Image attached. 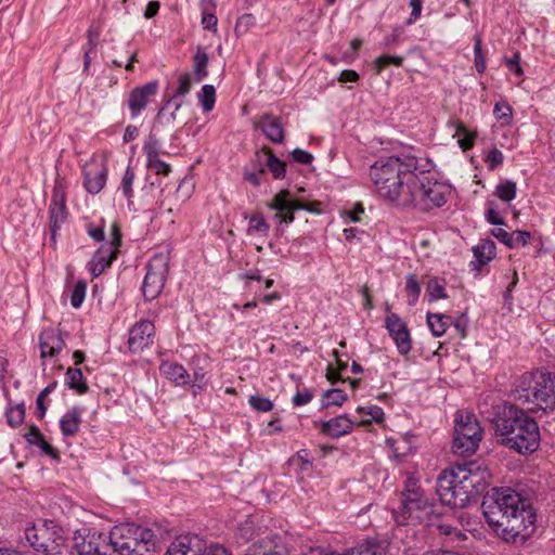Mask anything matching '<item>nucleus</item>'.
Segmentation results:
<instances>
[{
  "label": "nucleus",
  "mask_w": 555,
  "mask_h": 555,
  "mask_svg": "<svg viewBox=\"0 0 555 555\" xmlns=\"http://www.w3.org/2000/svg\"><path fill=\"white\" fill-rule=\"evenodd\" d=\"M482 514L493 531L506 542L528 539L534 531L535 512L516 490L492 488L481 501Z\"/></svg>",
  "instance_id": "nucleus-1"
},
{
  "label": "nucleus",
  "mask_w": 555,
  "mask_h": 555,
  "mask_svg": "<svg viewBox=\"0 0 555 555\" xmlns=\"http://www.w3.org/2000/svg\"><path fill=\"white\" fill-rule=\"evenodd\" d=\"M490 478L488 468L477 462L456 464L438 477L436 492L443 505L464 508L485 491Z\"/></svg>",
  "instance_id": "nucleus-2"
},
{
  "label": "nucleus",
  "mask_w": 555,
  "mask_h": 555,
  "mask_svg": "<svg viewBox=\"0 0 555 555\" xmlns=\"http://www.w3.org/2000/svg\"><path fill=\"white\" fill-rule=\"evenodd\" d=\"M418 170L413 155H390L376 159L370 167V179L375 192L385 201L402 207L408 188Z\"/></svg>",
  "instance_id": "nucleus-3"
},
{
  "label": "nucleus",
  "mask_w": 555,
  "mask_h": 555,
  "mask_svg": "<svg viewBox=\"0 0 555 555\" xmlns=\"http://www.w3.org/2000/svg\"><path fill=\"white\" fill-rule=\"evenodd\" d=\"M493 425L500 443L519 454H530L540 447V429L535 420L515 404L496 406Z\"/></svg>",
  "instance_id": "nucleus-4"
},
{
  "label": "nucleus",
  "mask_w": 555,
  "mask_h": 555,
  "mask_svg": "<svg viewBox=\"0 0 555 555\" xmlns=\"http://www.w3.org/2000/svg\"><path fill=\"white\" fill-rule=\"evenodd\" d=\"M406 190L402 207L413 206L421 211L443 206L451 193L448 184L437 180L429 170L423 169L420 165L410 189Z\"/></svg>",
  "instance_id": "nucleus-5"
},
{
  "label": "nucleus",
  "mask_w": 555,
  "mask_h": 555,
  "mask_svg": "<svg viewBox=\"0 0 555 555\" xmlns=\"http://www.w3.org/2000/svg\"><path fill=\"white\" fill-rule=\"evenodd\" d=\"M514 398L522 403H533L540 410H555V374L537 371L522 374L515 384Z\"/></svg>",
  "instance_id": "nucleus-6"
},
{
  "label": "nucleus",
  "mask_w": 555,
  "mask_h": 555,
  "mask_svg": "<svg viewBox=\"0 0 555 555\" xmlns=\"http://www.w3.org/2000/svg\"><path fill=\"white\" fill-rule=\"evenodd\" d=\"M107 535L116 555H145L154 539V532L150 528L133 522L116 525Z\"/></svg>",
  "instance_id": "nucleus-7"
},
{
  "label": "nucleus",
  "mask_w": 555,
  "mask_h": 555,
  "mask_svg": "<svg viewBox=\"0 0 555 555\" xmlns=\"http://www.w3.org/2000/svg\"><path fill=\"white\" fill-rule=\"evenodd\" d=\"M25 540L36 553L42 555H59L66 543L64 530L53 520L26 528Z\"/></svg>",
  "instance_id": "nucleus-8"
},
{
  "label": "nucleus",
  "mask_w": 555,
  "mask_h": 555,
  "mask_svg": "<svg viewBox=\"0 0 555 555\" xmlns=\"http://www.w3.org/2000/svg\"><path fill=\"white\" fill-rule=\"evenodd\" d=\"M433 506L420 488L406 489L402 492L401 505L393 512V518L398 525L408 522L429 524V515Z\"/></svg>",
  "instance_id": "nucleus-9"
},
{
  "label": "nucleus",
  "mask_w": 555,
  "mask_h": 555,
  "mask_svg": "<svg viewBox=\"0 0 555 555\" xmlns=\"http://www.w3.org/2000/svg\"><path fill=\"white\" fill-rule=\"evenodd\" d=\"M482 439V429L474 414H461L455 418L452 451L460 456L474 454Z\"/></svg>",
  "instance_id": "nucleus-10"
},
{
  "label": "nucleus",
  "mask_w": 555,
  "mask_h": 555,
  "mask_svg": "<svg viewBox=\"0 0 555 555\" xmlns=\"http://www.w3.org/2000/svg\"><path fill=\"white\" fill-rule=\"evenodd\" d=\"M167 271L168 266L160 255L154 256L147 263L141 288L145 300L151 301L159 296L165 286Z\"/></svg>",
  "instance_id": "nucleus-11"
},
{
  "label": "nucleus",
  "mask_w": 555,
  "mask_h": 555,
  "mask_svg": "<svg viewBox=\"0 0 555 555\" xmlns=\"http://www.w3.org/2000/svg\"><path fill=\"white\" fill-rule=\"evenodd\" d=\"M167 555H231V553L220 544H211L202 550V541L197 535H179L170 544Z\"/></svg>",
  "instance_id": "nucleus-12"
},
{
  "label": "nucleus",
  "mask_w": 555,
  "mask_h": 555,
  "mask_svg": "<svg viewBox=\"0 0 555 555\" xmlns=\"http://www.w3.org/2000/svg\"><path fill=\"white\" fill-rule=\"evenodd\" d=\"M271 210H275L274 219L278 221L276 232L283 233V224H291L295 220L296 198H294L288 190H281L267 204Z\"/></svg>",
  "instance_id": "nucleus-13"
},
{
  "label": "nucleus",
  "mask_w": 555,
  "mask_h": 555,
  "mask_svg": "<svg viewBox=\"0 0 555 555\" xmlns=\"http://www.w3.org/2000/svg\"><path fill=\"white\" fill-rule=\"evenodd\" d=\"M192 87V76L190 73H185L179 77V86L173 94L168 98L165 104L159 108L156 121L162 124L172 122L176 119V112L179 111L182 103L178 102L177 99L188 94Z\"/></svg>",
  "instance_id": "nucleus-14"
},
{
  "label": "nucleus",
  "mask_w": 555,
  "mask_h": 555,
  "mask_svg": "<svg viewBox=\"0 0 555 555\" xmlns=\"http://www.w3.org/2000/svg\"><path fill=\"white\" fill-rule=\"evenodd\" d=\"M385 327L396 344L400 354L405 356L412 349V339L406 323L396 313H390L385 319Z\"/></svg>",
  "instance_id": "nucleus-15"
},
{
  "label": "nucleus",
  "mask_w": 555,
  "mask_h": 555,
  "mask_svg": "<svg viewBox=\"0 0 555 555\" xmlns=\"http://www.w3.org/2000/svg\"><path fill=\"white\" fill-rule=\"evenodd\" d=\"M159 83L157 80H151L142 86L133 88L128 96V107L131 118H137L146 108L147 103L158 92Z\"/></svg>",
  "instance_id": "nucleus-16"
},
{
  "label": "nucleus",
  "mask_w": 555,
  "mask_h": 555,
  "mask_svg": "<svg viewBox=\"0 0 555 555\" xmlns=\"http://www.w3.org/2000/svg\"><path fill=\"white\" fill-rule=\"evenodd\" d=\"M285 539L278 533H270L253 542L244 555H288Z\"/></svg>",
  "instance_id": "nucleus-17"
},
{
  "label": "nucleus",
  "mask_w": 555,
  "mask_h": 555,
  "mask_svg": "<svg viewBox=\"0 0 555 555\" xmlns=\"http://www.w3.org/2000/svg\"><path fill=\"white\" fill-rule=\"evenodd\" d=\"M155 326L151 321L137 322L129 332L128 345L131 351L138 352L153 344Z\"/></svg>",
  "instance_id": "nucleus-18"
},
{
  "label": "nucleus",
  "mask_w": 555,
  "mask_h": 555,
  "mask_svg": "<svg viewBox=\"0 0 555 555\" xmlns=\"http://www.w3.org/2000/svg\"><path fill=\"white\" fill-rule=\"evenodd\" d=\"M118 254L119 250H115L114 247L101 245L88 262V270L92 278L100 276L107 268H109L112 262L116 260Z\"/></svg>",
  "instance_id": "nucleus-19"
},
{
  "label": "nucleus",
  "mask_w": 555,
  "mask_h": 555,
  "mask_svg": "<svg viewBox=\"0 0 555 555\" xmlns=\"http://www.w3.org/2000/svg\"><path fill=\"white\" fill-rule=\"evenodd\" d=\"M356 422L357 421L350 420L346 414H341L328 421H320L315 424L319 425L321 434L337 439L350 434L353 430Z\"/></svg>",
  "instance_id": "nucleus-20"
},
{
  "label": "nucleus",
  "mask_w": 555,
  "mask_h": 555,
  "mask_svg": "<svg viewBox=\"0 0 555 555\" xmlns=\"http://www.w3.org/2000/svg\"><path fill=\"white\" fill-rule=\"evenodd\" d=\"M257 127L261 129L264 137L273 143L281 144L284 141V129L281 122V117L274 116L270 113H264L260 116Z\"/></svg>",
  "instance_id": "nucleus-21"
},
{
  "label": "nucleus",
  "mask_w": 555,
  "mask_h": 555,
  "mask_svg": "<svg viewBox=\"0 0 555 555\" xmlns=\"http://www.w3.org/2000/svg\"><path fill=\"white\" fill-rule=\"evenodd\" d=\"M41 358L55 357L65 346L59 332L53 328L43 330L39 336Z\"/></svg>",
  "instance_id": "nucleus-22"
},
{
  "label": "nucleus",
  "mask_w": 555,
  "mask_h": 555,
  "mask_svg": "<svg viewBox=\"0 0 555 555\" xmlns=\"http://www.w3.org/2000/svg\"><path fill=\"white\" fill-rule=\"evenodd\" d=\"M159 372L176 386L184 387L191 383V375L186 369L178 362L163 361L159 364Z\"/></svg>",
  "instance_id": "nucleus-23"
},
{
  "label": "nucleus",
  "mask_w": 555,
  "mask_h": 555,
  "mask_svg": "<svg viewBox=\"0 0 555 555\" xmlns=\"http://www.w3.org/2000/svg\"><path fill=\"white\" fill-rule=\"evenodd\" d=\"M496 253L495 243L491 240H482L479 244L473 247L474 260L469 266L472 270L479 272L481 268L488 264Z\"/></svg>",
  "instance_id": "nucleus-24"
},
{
  "label": "nucleus",
  "mask_w": 555,
  "mask_h": 555,
  "mask_svg": "<svg viewBox=\"0 0 555 555\" xmlns=\"http://www.w3.org/2000/svg\"><path fill=\"white\" fill-rule=\"evenodd\" d=\"M80 424L81 410L73 406L60 420V429L64 437H73L79 431Z\"/></svg>",
  "instance_id": "nucleus-25"
},
{
  "label": "nucleus",
  "mask_w": 555,
  "mask_h": 555,
  "mask_svg": "<svg viewBox=\"0 0 555 555\" xmlns=\"http://www.w3.org/2000/svg\"><path fill=\"white\" fill-rule=\"evenodd\" d=\"M50 233H51V240L55 241L57 231L60 230L61 225L66 221L67 219V208L66 204H57V203H51L50 209Z\"/></svg>",
  "instance_id": "nucleus-26"
},
{
  "label": "nucleus",
  "mask_w": 555,
  "mask_h": 555,
  "mask_svg": "<svg viewBox=\"0 0 555 555\" xmlns=\"http://www.w3.org/2000/svg\"><path fill=\"white\" fill-rule=\"evenodd\" d=\"M107 180V170L104 168L100 171H85L83 172V186L90 194H99L104 188Z\"/></svg>",
  "instance_id": "nucleus-27"
},
{
  "label": "nucleus",
  "mask_w": 555,
  "mask_h": 555,
  "mask_svg": "<svg viewBox=\"0 0 555 555\" xmlns=\"http://www.w3.org/2000/svg\"><path fill=\"white\" fill-rule=\"evenodd\" d=\"M65 384L78 395H85L89 391V386L80 369L68 367L65 373Z\"/></svg>",
  "instance_id": "nucleus-28"
},
{
  "label": "nucleus",
  "mask_w": 555,
  "mask_h": 555,
  "mask_svg": "<svg viewBox=\"0 0 555 555\" xmlns=\"http://www.w3.org/2000/svg\"><path fill=\"white\" fill-rule=\"evenodd\" d=\"M340 555H386L385 547L375 539H367Z\"/></svg>",
  "instance_id": "nucleus-29"
},
{
  "label": "nucleus",
  "mask_w": 555,
  "mask_h": 555,
  "mask_svg": "<svg viewBox=\"0 0 555 555\" xmlns=\"http://www.w3.org/2000/svg\"><path fill=\"white\" fill-rule=\"evenodd\" d=\"M426 320L435 337H441L451 324V317L441 313L427 312Z\"/></svg>",
  "instance_id": "nucleus-30"
},
{
  "label": "nucleus",
  "mask_w": 555,
  "mask_h": 555,
  "mask_svg": "<svg viewBox=\"0 0 555 555\" xmlns=\"http://www.w3.org/2000/svg\"><path fill=\"white\" fill-rule=\"evenodd\" d=\"M267 157V168L276 180L284 179L286 176V164L281 160L269 147L263 149Z\"/></svg>",
  "instance_id": "nucleus-31"
},
{
  "label": "nucleus",
  "mask_w": 555,
  "mask_h": 555,
  "mask_svg": "<svg viewBox=\"0 0 555 555\" xmlns=\"http://www.w3.org/2000/svg\"><path fill=\"white\" fill-rule=\"evenodd\" d=\"M357 412L359 414H364V415L370 416L369 420L360 418L358 421V424L362 425V426L370 425L372 422L382 423L384 421V416H385L383 409L378 405L359 406L357 409Z\"/></svg>",
  "instance_id": "nucleus-32"
},
{
  "label": "nucleus",
  "mask_w": 555,
  "mask_h": 555,
  "mask_svg": "<svg viewBox=\"0 0 555 555\" xmlns=\"http://www.w3.org/2000/svg\"><path fill=\"white\" fill-rule=\"evenodd\" d=\"M5 417L8 424L12 428H16L24 423L25 418V404L18 403L15 405H10L5 410Z\"/></svg>",
  "instance_id": "nucleus-33"
},
{
  "label": "nucleus",
  "mask_w": 555,
  "mask_h": 555,
  "mask_svg": "<svg viewBox=\"0 0 555 555\" xmlns=\"http://www.w3.org/2000/svg\"><path fill=\"white\" fill-rule=\"evenodd\" d=\"M199 103L205 113L214 109L216 103V89L212 85H204L198 93Z\"/></svg>",
  "instance_id": "nucleus-34"
},
{
  "label": "nucleus",
  "mask_w": 555,
  "mask_h": 555,
  "mask_svg": "<svg viewBox=\"0 0 555 555\" xmlns=\"http://www.w3.org/2000/svg\"><path fill=\"white\" fill-rule=\"evenodd\" d=\"M347 395L344 390L338 388H332L324 392L321 406L328 408L332 405L340 406L347 400Z\"/></svg>",
  "instance_id": "nucleus-35"
},
{
  "label": "nucleus",
  "mask_w": 555,
  "mask_h": 555,
  "mask_svg": "<svg viewBox=\"0 0 555 555\" xmlns=\"http://www.w3.org/2000/svg\"><path fill=\"white\" fill-rule=\"evenodd\" d=\"M207 65L208 54L204 50L198 49L194 56V75L196 81H202L207 77Z\"/></svg>",
  "instance_id": "nucleus-36"
},
{
  "label": "nucleus",
  "mask_w": 555,
  "mask_h": 555,
  "mask_svg": "<svg viewBox=\"0 0 555 555\" xmlns=\"http://www.w3.org/2000/svg\"><path fill=\"white\" fill-rule=\"evenodd\" d=\"M270 231V225L266 221L262 215H253L249 218L247 233L249 235L260 234L261 236H267Z\"/></svg>",
  "instance_id": "nucleus-37"
},
{
  "label": "nucleus",
  "mask_w": 555,
  "mask_h": 555,
  "mask_svg": "<svg viewBox=\"0 0 555 555\" xmlns=\"http://www.w3.org/2000/svg\"><path fill=\"white\" fill-rule=\"evenodd\" d=\"M493 115L503 126H508L513 122V108L505 101L494 104Z\"/></svg>",
  "instance_id": "nucleus-38"
},
{
  "label": "nucleus",
  "mask_w": 555,
  "mask_h": 555,
  "mask_svg": "<svg viewBox=\"0 0 555 555\" xmlns=\"http://www.w3.org/2000/svg\"><path fill=\"white\" fill-rule=\"evenodd\" d=\"M517 186L512 180H505L495 188V195L503 202H512L516 197Z\"/></svg>",
  "instance_id": "nucleus-39"
},
{
  "label": "nucleus",
  "mask_w": 555,
  "mask_h": 555,
  "mask_svg": "<svg viewBox=\"0 0 555 555\" xmlns=\"http://www.w3.org/2000/svg\"><path fill=\"white\" fill-rule=\"evenodd\" d=\"M426 292L429 301H436L448 297L444 288V282L437 278H433L428 281Z\"/></svg>",
  "instance_id": "nucleus-40"
},
{
  "label": "nucleus",
  "mask_w": 555,
  "mask_h": 555,
  "mask_svg": "<svg viewBox=\"0 0 555 555\" xmlns=\"http://www.w3.org/2000/svg\"><path fill=\"white\" fill-rule=\"evenodd\" d=\"M87 293V282L79 280L75 283L70 294V305L73 308L78 309L85 301Z\"/></svg>",
  "instance_id": "nucleus-41"
},
{
  "label": "nucleus",
  "mask_w": 555,
  "mask_h": 555,
  "mask_svg": "<svg viewBox=\"0 0 555 555\" xmlns=\"http://www.w3.org/2000/svg\"><path fill=\"white\" fill-rule=\"evenodd\" d=\"M405 292L409 297V305H415L421 295V285L416 280L415 274L410 273L406 275Z\"/></svg>",
  "instance_id": "nucleus-42"
},
{
  "label": "nucleus",
  "mask_w": 555,
  "mask_h": 555,
  "mask_svg": "<svg viewBox=\"0 0 555 555\" xmlns=\"http://www.w3.org/2000/svg\"><path fill=\"white\" fill-rule=\"evenodd\" d=\"M474 66L478 74H483L486 70V56L482 51L481 38L474 37Z\"/></svg>",
  "instance_id": "nucleus-43"
},
{
  "label": "nucleus",
  "mask_w": 555,
  "mask_h": 555,
  "mask_svg": "<svg viewBox=\"0 0 555 555\" xmlns=\"http://www.w3.org/2000/svg\"><path fill=\"white\" fill-rule=\"evenodd\" d=\"M266 175V168L258 162V164L253 163V170H249L247 167L244 168V180L253 184L254 186H259L261 184V177Z\"/></svg>",
  "instance_id": "nucleus-44"
},
{
  "label": "nucleus",
  "mask_w": 555,
  "mask_h": 555,
  "mask_svg": "<svg viewBox=\"0 0 555 555\" xmlns=\"http://www.w3.org/2000/svg\"><path fill=\"white\" fill-rule=\"evenodd\" d=\"M402 64H403V57L398 56V55H389V54L380 55L374 61L376 74H380L383 72V69L385 67H387L388 65L401 67Z\"/></svg>",
  "instance_id": "nucleus-45"
},
{
  "label": "nucleus",
  "mask_w": 555,
  "mask_h": 555,
  "mask_svg": "<svg viewBox=\"0 0 555 555\" xmlns=\"http://www.w3.org/2000/svg\"><path fill=\"white\" fill-rule=\"evenodd\" d=\"M51 203L66 204V182L57 176L52 190Z\"/></svg>",
  "instance_id": "nucleus-46"
},
{
  "label": "nucleus",
  "mask_w": 555,
  "mask_h": 555,
  "mask_svg": "<svg viewBox=\"0 0 555 555\" xmlns=\"http://www.w3.org/2000/svg\"><path fill=\"white\" fill-rule=\"evenodd\" d=\"M134 179H135V173H134L133 169L130 166H128L124 173L121 184H120L121 191L128 201H130L133 196L132 185H133Z\"/></svg>",
  "instance_id": "nucleus-47"
},
{
  "label": "nucleus",
  "mask_w": 555,
  "mask_h": 555,
  "mask_svg": "<svg viewBox=\"0 0 555 555\" xmlns=\"http://www.w3.org/2000/svg\"><path fill=\"white\" fill-rule=\"evenodd\" d=\"M456 134L463 135V138L457 141L463 151H467L473 147L475 135L461 122L456 125Z\"/></svg>",
  "instance_id": "nucleus-48"
},
{
  "label": "nucleus",
  "mask_w": 555,
  "mask_h": 555,
  "mask_svg": "<svg viewBox=\"0 0 555 555\" xmlns=\"http://www.w3.org/2000/svg\"><path fill=\"white\" fill-rule=\"evenodd\" d=\"M249 404L254 410L259 412H269L273 409L272 401L262 396H250Z\"/></svg>",
  "instance_id": "nucleus-49"
},
{
  "label": "nucleus",
  "mask_w": 555,
  "mask_h": 555,
  "mask_svg": "<svg viewBox=\"0 0 555 555\" xmlns=\"http://www.w3.org/2000/svg\"><path fill=\"white\" fill-rule=\"evenodd\" d=\"M146 167L153 170L156 175L168 176L171 171L169 164L165 163L158 157L146 159Z\"/></svg>",
  "instance_id": "nucleus-50"
},
{
  "label": "nucleus",
  "mask_w": 555,
  "mask_h": 555,
  "mask_svg": "<svg viewBox=\"0 0 555 555\" xmlns=\"http://www.w3.org/2000/svg\"><path fill=\"white\" fill-rule=\"evenodd\" d=\"M485 162L489 170H494L503 164L504 155L499 149L493 147L487 153Z\"/></svg>",
  "instance_id": "nucleus-51"
},
{
  "label": "nucleus",
  "mask_w": 555,
  "mask_h": 555,
  "mask_svg": "<svg viewBox=\"0 0 555 555\" xmlns=\"http://www.w3.org/2000/svg\"><path fill=\"white\" fill-rule=\"evenodd\" d=\"M55 387V383L47 386L44 389L40 391L36 399V415L38 418H43L47 412V408L43 403V398H46L50 392L53 391Z\"/></svg>",
  "instance_id": "nucleus-52"
},
{
  "label": "nucleus",
  "mask_w": 555,
  "mask_h": 555,
  "mask_svg": "<svg viewBox=\"0 0 555 555\" xmlns=\"http://www.w3.org/2000/svg\"><path fill=\"white\" fill-rule=\"evenodd\" d=\"M143 152L146 155V159H153L159 156V144L158 140L150 135L147 140L144 142Z\"/></svg>",
  "instance_id": "nucleus-53"
},
{
  "label": "nucleus",
  "mask_w": 555,
  "mask_h": 555,
  "mask_svg": "<svg viewBox=\"0 0 555 555\" xmlns=\"http://www.w3.org/2000/svg\"><path fill=\"white\" fill-rule=\"evenodd\" d=\"M504 64L516 76L521 77L524 75V69L520 65V53L518 51H515L512 57H504Z\"/></svg>",
  "instance_id": "nucleus-54"
},
{
  "label": "nucleus",
  "mask_w": 555,
  "mask_h": 555,
  "mask_svg": "<svg viewBox=\"0 0 555 555\" xmlns=\"http://www.w3.org/2000/svg\"><path fill=\"white\" fill-rule=\"evenodd\" d=\"M312 398H313L312 391L308 388H305L302 390H298L294 395L292 402H293L294 406H301V405L309 403L312 400Z\"/></svg>",
  "instance_id": "nucleus-55"
},
{
  "label": "nucleus",
  "mask_w": 555,
  "mask_h": 555,
  "mask_svg": "<svg viewBox=\"0 0 555 555\" xmlns=\"http://www.w3.org/2000/svg\"><path fill=\"white\" fill-rule=\"evenodd\" d=\"M104 245H108L115 248V250H119L121 245V231L119 225L114 222L111 228L109 241Z\"/></svg>",
  "instance_id": "nucleus-56"
},
{
  "label": "nucleus",
  "mask_w": 555,
  "mask_h": 555,
  "mask_svg": "<svg viewBox=\"0 0 555 555\" xmlns=\"http://www.w3.org/2000/svg\"><path fill=\"white\" fill-rule=\"evenodd\" d=\"M292 158L294 162L302 164V165H309L313 162L314 157L311 153L301 150V149H295L291 153Z\"/></svg>",
  "instance_id": "nucleus-57"
},
{
  "label": "nucleus",
  "mask_w": 555,
  "mask_h": 555,
  "mask_svg": "<svg viewBox=\"0 0 555 555\" xmlns=\"http://www.w3.org/2000/svg\"><path fill=\"white\" fill-rule=\"evenodd\" d=\"M492 235L498 238L501 243L506 245L508 248H514V234L508 233L504 229L492 230Z\"/></svg>",
  "instance_id": "nucleus-58"
},
{
  "label": "nucleus",
  "mask_w": 555,
  "mask_h": 555,
  "mask_svg": "<svg viewBox=\"0 0 555 555\" xmlns=\"http://www.w3.org/2000/svg\"><path fill=\"white\" fill-rule=\"evenodd\" d=\"M451 323L453 324L454 328L459 333L460 337L465 338L466 330H467V325H468V319L466 317V313H462L453 321L451 320Z\"/></svg>",
  "instance_id": "nucleus-59"
},
{
  "label": "nucleus",
  "mask_w": 555,
  "mask_h": 555,
  "mask_svg": "<svg viewBox=\"0 0 555 555\" xmlns=\"http://www.w3.org/2000/svg\"><path fill=\"white\" fill-rule=\"evenodd\" d=\"M24 438L29 444L36 446L43 435L36 425H30L28 431L24 434Z\"/></svg>",
  "instance_id": "nucleus-60"
},
{
  "label": "nucleus",
  "mask_w": 555,
  "mask_h": 555,
  "mask_svg": "<svg viewBox=\"0 0 555 555\" xmlns=\"http://www.w3.org/2000/svg\"><path fill=\"white\" fill-rule=\"evenodd\" d=\"M514 234V248L516 246H526L531 240V233L525 230H516Z\"/></svg>",
  "instance_id": "nucleus-61"
},
{
  "label": "nucleus",
  "mask_w": 555,
  "mask_h": 555,
  "mask_svg": "<svg viewBox=\"0 0 555 555\" xmlns=\"http://www.w3.org/2000/svg\"><path fill=\"white\" fill-rule=\"evenodd\" d=\"M422 0H410V7L412 9L409 20L406 21L408 25L413 24L420 16L422 12Z\"/></svg>",
  "instance_id": "nucleus-62"
},
{
  "label": "nucleus",
  "mask_w": 555,
  "mask_h": 555,
  "mask_svg": "<svg viewBox=\"0 0 555 555\" xmlns=\"http://www.w3.org/2000/svg\"><path fill=\"white\" fill-rule=\"evenodd\" d=\"M88 235L95 242H102L105 238L104 234V225L93 227L91 224L88 225Z\"/></svg>",
  "instance_id": "nucleus-63"
},
{
  "label": "nucleus",
  "mask_w": 555,
  "mask_h": 555,
  "mask_svg": "<svg viewBox=\"0 0 555 555\" xmlns=\"http://www.w3.org/2000/svg\"><path fill=\"white\" fill-rule=\"evenodd\" d=\"M217 22H218V20H217L215 14L207 13V12L203 13L202 24H203L205 29L216 31V29H217Z\"/></svg>",
  "instance_id": "nucleus-64"
}]
</instances>
